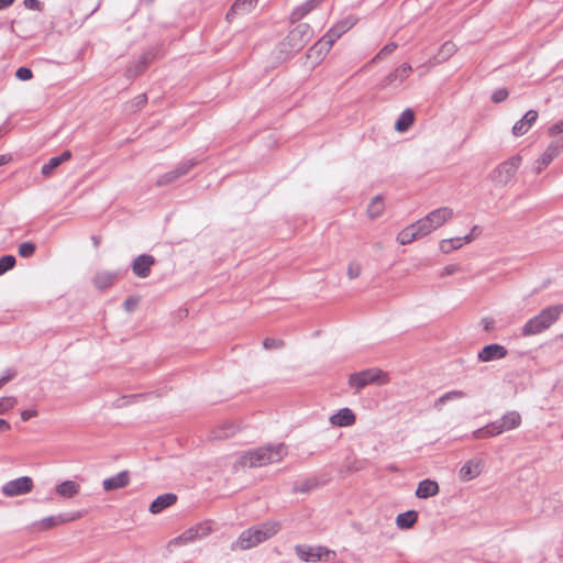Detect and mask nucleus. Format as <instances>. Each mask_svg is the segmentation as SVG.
Wrapping results in <instances>:
<instances>
[{"instance_id": "13d9d810", "label": "nucleus", "mask_w": 563, "mask_h": 563, "mask_svg": "<svg viewBox=\"0 0 563 563\" xmlns=\"http://www.w3.org/2000/svg\"><path fill=\"white\" fill-rule=\"evenodd\" d=\"M37 415V411L36 410H23L21 412V419L23 421H27L30 420L31 418L35 417Z\"/></svg>"}, {"instance_id": "cd10ccee", "label": "nucleus", "mask_w": 563, "mask_h": 563, "mask_svg": "<svg viewBox=\"0 0 563 563\" xmlns=\"http://www.w3.org/2000/svg\"><path fill=\"white\" fill-rule=\"evenodd\" d=\"M153 58L152 52L144 53L135 65L126 69V77L133 78L142 74Z\"/></svg>"}, {"instance_id": "6e6d98bb", "label": "nucleus", "mask_w": 563, "mask_h": 563, "mask_svg": "<svg viewBox=\"0 0 563 563\" xmlns=\"http://www.w3.org/2000/svg\"><path fill=\"white\" fill-rule=\"evenodd\" d=\"M459 269H460V267H459L456 264H450V265L445 266V267L442 269V272H441L440 276H441V277H444V276L452 275V274H454L455 272H457Z\"/></svg>"}, {"instance_id": "dca6fc26", "label": "nucleus", "mask_w": 563, "mask_h": 563, "mask_svg": "<svg viewBox=\"0 0 563 563\" xmlns=\"http://www.w3.org/2000/svg\"><path fill=\"white\" fill-rule=\"evenodd\" d=\"M508 354L507 349L504 345L492 343L485 345L477 354L481 362H492L495 360H501Z\"/></svg>"}, {"instance_id": "bb28decb", "label": "nucleus", "mask_w": 563, "mask_h": 563, "mask_svg": "<svg viewBox=\"0 0 563 563\" xmlns=\"http://www.w3.org/2000/svg\"><path fill=\"white\" fill-rule=\"evenodd\" d=\"M324 0H307L301 5L297 7L290 14L291 22L301 20L305 15L316 9Z\"/></svg>"}, {"instance_id": "338daca9", "label": "nucleus", "mask_w": 563, "mask_h": 563, "mask_svg": "<svg viewBox=\"0 0 563 563\" xmlns=\"http://www.w3.org/2000/svg\"><path fill=\"white\" fill-rule=\"evenodd\" d=\"M246 455H241L240 459L236 461L234 467L238 470L239 467H243L244 466V460H245Z\"/></svg>"}, {"instance_id": "412c9836", "label": "nucleus", "mask_w": 563, "mask_h": 563, "mask_svg": "<svg viewBox=\"0 0 563 563\" xmlns=\"http://www.w3.org/2000/svg\"><path fill=\"white\" fill-rule=\"evenodd\" d=\"M497 422L501 429V432L510 431L520 427L522 419L518 411L510 410L497 419Z\"/></svg>"}, {"instance_id": "aec40b11", "label": "nucleus", "mask_w": 563, "mask_h": 563, "mask_svg": "<svg viewBox=\"0 0 563 563\" xmlns=\"http://www.w3.org/2000/svg\"><path fill=\"white\" fill-rule=\"evenodd\" d=\"M130 483V474L128 471H121L115 476L103 479L102 486L106 492L124 488Z\"/></svg>"}, {"instance_id": "a18cd8bd", "label": "nucleus", "mask_w": 563, "mask_h": 563, "mask_svg": "<svg viewBox=\"0 0 563 563\" xmlns=\"http://www.w3.org/2000/svg\"><path fill=\"white\" fill-rule=\"evenodd\" d=\"M361 275V265L357 262H351L347 267V276L354 279Z\"/></svg>"}, {"instance_id": "6e6552de", "label": "nucleus", "mask_w": 563, "mask_h": 563, "mask_svg": "<svg viewBox=\"0 0 563 563\" xmlns=\"http://www.w3.org/2000/svg\"><path fill=\"white\" fill-rule=\"evenodd\" d=\"M278 530L279 523L271 521L249 528V548L256 547L272 538L278 532Z\"/></svg>"}, {"instance_id": "f3484780", "label": "nucleus", "mask_w": 563, "mask_h": 563, "mask_svg": "<svg viewBox=\"0 0 563 563\" xmlns=\"http://www.w3.org/2000/svg\"><path fill=\"white\" fill-rule=\"evenodd\" d=\"M426 232L422 231V227L419 221L406 227L397 235V241L401 245L410 244L422 236H426Z\"/></svg>"}, {"instance_id": "20e7f679", "label": "nucleus", "mask_w": 563, "mask_h": 563, "mask_svg": "<svg viewBox=\"0 0 563 563\" xmlns=\"http://www.w3.org/2000/svg\"><path fill=\"white\" fill-rule=\"evenodd\" d=\"M522 157L516 154L505 162L498 164L490 173V179L498 186H507L515 178L519 167L521 166Z\"/></svg>"}, {"instance_id": "603ef678", "label": "nucleus", "mask_w": 563, "mask_h": 563, "mask_svg": "<svg viewBox=\"0 0 563 563\" xmlns=\"http://www.w3.org/2000/svg\"><path fill=\"white\" fill-rule=\"evenodd\" d=\"M232 550H235V549H241V550H245L246 549V537H245V532H242L240 534V538L238 539L236 542L232 543Z\"/></svg>"}, {"instance_id": "39448f33", "label": "nucleus", "mask_w": 563, "mask_h": 563, "mask_svg": "<svg viewBox=\"0 0 563 563\" xmlns=\"http://www.w3.org/2000/svg\"><path fill=\"white\" fill-rule=\"evenodd\" d=\"M387 374L382 369L368 368L357 373H353L349 377V385L355 388L356 393L371 384H386Z\"/></svg>"}, {"instance_id": "0e129e2a", "label": "nucleus", "mask_w": 563, "mask_h": 563, "mask_svg": "<svg viewBox=\"0 0 563 563\" xmlns=\"http://www.w3.org/2000/svg\"><path fill=\"white\" fill-rule=\"evenodd\" d=\"M484 329L486 331L490 330L493 328L494 321L490 319H483Z\"/></svg>"}, {"instance_id": "c9c22d12", "label": "nucleus", "mask_w": 563, "mask_h": 563, "mask_svg": "<svg viewBox=\"0 0 563 563\" xmlns=\"http://www.w3.org/2000/svg\"><path fill=\"white\" fill-rule=\"evenodd\" d=\"M481 233L482 229L478 225H474L468 234L464 236H456L454 239H450L449 241H456L459 242L457 246H463V244H470L475 241L476 236H478Z\"/></svg>"}, {"instance_id": "69168bd1", "label": "nucleus", "mask_w": 563, "mask_h": 563, "mask_svg": "<svg viewBox=\"0 0 563 563\" xmlns=\"http://www.w3.org/2000/svg\"><path fill=\"white\" fill-rule=\"evenodd\" d=\"M15 0H0V10L10 7Z\"/></svg>"}, {"instance_id": "a211bd4d", "label": "nucleus", "mask_w": 563, "mask_h": 563, "mask_svg": "<svg viewBox=\"0 0 563 563\" xmlns=\"http://www.w3.org/2000/svg\"><path fill=\"white\" fill-rule=\"evenodd\" d=\"M538 119V112L536 110H529L525 115L517 121L512 126V134L515 136H521L526 134Z\"/></svg>"}, {"instance_id": "0eeeda50", "label": "nucleus", "mask_w": 563, "mask_h": 563, "mask_svg": "<svg viewBox=\"0 0 563 563\" xmlns=\"http://www.w3.org/2000/svg\"><path fill=\"white\" fill-rule=\"evenodd\" d=\"M211 531H212V528H211L210 523H208V522L198 523L195 527H191V528L187 529L186 531H184L177 538L172 539L168 542V548L184 545V544L194 542L198 539L207 537Z\"/></svg>"}, {"instance_id": "4be33fe9", "label": "nucleus", "mask_w": 563, "mask_h": 563, "mask_svg": "<svg viewBox=\"0 0 563 563\" xmlns=\"http://www.w3.org/2000/svg\"><path fill=\"white\" fill-rule=\"evenodd\" d=\"M355 420L354 412L347 407L340 409L330 417V423L336 427H350L355 423Z\"/></svg>"}, {"instance_id": "393cba45", "label": "nucleus", "mask_w": 563, "mask_h": 563, "mask_svg": "<svg viewBox=\"0 0 563 563\" xmlns=\"http://www.w3.org/2000/svg\"><path fill=\"white\" fill-rule=\"evenodd\" d=\"M439 493V484L432 479H423L419 482L416 489V496L420 499L433 497Z\"/></svg>"}, {"instance_id": "a19ab883", "label": "nucleus", "mask_w": 563, "mask_h": 563, "mask_svg": "<svg viewBox=\"0 0 563 563\" xmlns=\"http://www.w3.org/2000/svg\"><path fill=\"white\" fill-rule=\"evenodd\" d=\"M60 165V159L55 157L49 158V161L42 166V174L44 176L52 175L53 170L56 169Z\"/></svg>"}, {"instance_id": "4c0bfd02", "label": "nucleus", "mask_w": 563, "mask_h": 563, "mask_svg": "<svg viewBox=\"0 0 563 563\" xmlns=\"http://www.w3.org/2000/svg\"><path fill=\"white\" fill-rule=\"evenodd\" d=\"M16 263L13 255H3L0 258V275H3L8 271L12 269Z\"/></svg>"}, {"instance_id": "3c124183", "label": "nucleus", "mask_w": 563, "mask_h": 563, "mask_svg": "<svg viewBox=\"0 0 563 563\" xmlns=\"http://www.w3.org/2000/svg\"><path fill=\"white\" fill-rule=\"evenodd\" d=\"M24 5L30 10L42 11L43 4L38 0H24Z\"/></svg>"}, {"instance_id": "9d476101", "label": "nucleus", "mask_w": 563, "mask_h": 563, "mask_svg": "<svg viewBox=\"0 0 563 563\" xmlns=\"http://www.w3.org/2000/svg\"><path fill=\"white\" fill-rule=\"evenodd\" d=\"M33 488V481L29 476H22L5 483L1 490L7 497H14L27 494Z\"/></svg>"}, {"instance_id": "4468645a", "label": "nucleus", "mask_w": 563, "mask_h": 563, "mask_svg": "<svg viewBox=\"0 0 563 563\" xmlns=\"http://www.w3.org/2000/svg\"><path fill=\"white\" fill-rule=\"evenodd\" d=\"M330 551L323 547L297 545L296 554L303 562H317L327 556Z\"/></svg>"}, {"instance_id": "6ab92c4d", "label": "nucleus", "mask_w": 563, "mask_h": 563, "mask_svg": "<svg viewBox=\"0 0 563 563\" xmlns=\"http://www.w3.org/2000/svg\"><path fill=\"white\" fill-rule=\"evenodd\" d=\"M195 165V162H186L183 164H179L175 169L164 174L161 176L157 180L158 186L168 185L176 179H178L180 176L188 173V170Z\"/></svg>"}, {"instance_id": "37998d69", "label": "nucleus", "mask_w": 563, "mask_h": 563, "mask_svg": "<svg viewBox=\"0 0 563 563\" xmlns=\"http://www.w3.org/2000/svg\"><path fill=\"white\" fill-rule=\"evenodd\" d=\"M397 48V44L394 43V42H390L388 44H386L378 53L377 55L373 58V62H376L378 59H382L384 58L385 56L391 54L395 49Z\"/></svg>"}, {"instance_id": "9b49d317", "label": "nucleus", "mask_w": 563, "mask_h": 563, "mask_svg": "<svg viewBox=\"0 0 563 563\" xmlns=\"http://www.w3.org/2000/svg\"><path fill=\"white\" fill-rule=\"evenodd\" d=\"M563 151V139L555 140L549 144L543 154L536 162V172L543 170Z\"/></svg>"}, {"instance_id": "ddd939ff", "label": "nucleus", "mask_w": 563, "mask_h": 563, "mask_svg": "<svg viewBox=\"0 0 563 563\" xmlns=\"http://www.w3.org/2000/svg\"><path fill=\"white\" fill-rule=\"evenodd\" d=\"M80 517V514H60L58 516H49L33 525L37 531L47 530L62 523L70 522Z\"/></svg>"}, {"instance_id": "e2e57ef3", "label": "nucleus", "mask_w": 563, "mask_h": 563, "mask_svg": "<svg viewBox=\"0 0 563 563\" xmlns=\"http://www.w3.org/2000/svg\"><path fill=\"white\" fill-rule=\"evenodd\" d=\"M60 159V164L68 161L71 157V153L69 151H64L59 156H56Z\"/></svg>"}, {"instance_id": "1a4fd4ad", "label": "nucleus", "mask_w": 563, "mask_h": 563, "mask_svg": "<svg viewBox=\"0 0 563 563\" xmlns=\"http://www.w3.org/2000/svg\"><path fill=\"white\" fill-rule=\"evenodd\" d=\"M356 23V18L349 15L345 19L336 22L320 40V43L327 46L329 51L333 44L340 38L345 32H347Z\"/></svg>"}, {"instance_id": "4d7b16f0", "label": "nucleus", "mask_w": 563, "mask_h": 563, "mask_svg": "<svg viewBox=\"0 0 563 563\" xmlns=\"http://www.w3.org/2000/svg\"><path fill=\"white\" fill-rule=\"evenodd\" d=\"M16 376V372L13 368H8L3 376H1L2 382L4 385L12 380Z\"/></svg>"}, {"instance_id": "b1692460", "label": "nucleus", "mask_w": 563, "mask_h": 563, "mask_svg": "<svg viewBox=\"0 0 563 563\" xmlns=\"http://www.w3.org/2000/svg\"><path fill=\"white\" fill-rule=\"evenodd\" d=\"M176 501H177V496L175 494H173V493L163 494L152 501V504L150 506V511L155 515L159 514L167 507L173 506Z\"/></svg>"}, {"instance_id": "79ce46f5", "label": "nucleus", "mask_w": 563, "mask_h": 563, "mask_svg": "<svg viewBox=\"0 0 563 563\" xmlns=\"http://www.w3.org/2000/svg\"><path fill=\"white\" fill-rule=\"evenodd\" d=\"M484 428L487 438L496 437L503 433L497 420L487 423L484 426Z\"/></svg>"}, {"instance_id": "58836bf2", "label": "nucleus", "mask_w": 563, "mask_h": 563, "mask_svg": "<svg viewBox=\"0 0 563 563\" xmlns=\"http://www.w3.org/2000/svg\"><path fill=\"white\" fill-rule=\"evenodd\" d=\"M245 3V0H236L231 7V10L227 13V20L230 22L235 14L243 15Z\"/></svg>"}, {"instance_id": "680f3d73", "label": "nucleus", "mask_w": 563, "mask_h": 563, "mask_svg": "<svg viewBox=\"0 0 563 563\" xmlns=\"http://www.w3.org/2000/svg\"><path fill=\"white\" fill-rule=\"evenodd\" d=\"M10 429H11L10 423L4 419H0V433L9 431Z\"/></svg>"}, {"instance_id": "2eb2a0df", "label": "nucleus", "mask_w": 563, "mask_h": 563, "mask_svg": "<svg viewBox=\"0 0 563 563\" xmlns=\"http://www.w3.org/2000/svg\"><path fill=\"white\" fill-rule=\"evenodd\" d=\"M155 258L148 254H141L135 257L131 264L132 272L140 278H145L151 273V267L155 264Z\"/></svg>"}, {"instance_id": "c03bdc74", "label": "nucleus", "mask_w": 563, "mask_h": 563, "mask_svg": "<svg viewBox=\"0 0 563 563\" xmlns=\"http://www.w3.org/2000/svg\"><path fill=\"white\" fill-rule=\"evenodd\" d=\"M265 350H276L284 345V342L279 339L266 338L262 342Z\"/></svg>"}, {"instance_id": "f257e3e1", "label": "nucleus", "mask_w": 563, "mask_h": 563, "mask_svg": "<svg viewBox=\"0 0 563 563\" xmlns=\"http://www.w3.org/2000/svg\"><path fill=\"white\" fill-rule=\"evenodd\" d=\"M312 35L313 31L308 23L297 24L272 51L271 67H276L301 51L311 41Z\"/></svg>"}, {"instance_id": "09e8293b", "label": "nucleus", "mask_w": 563, "mask_h": 563, "mask_svg": "<svg viewBox=\"0 0 563 563\" xmlns=\"http://www.w3.org/2000/svg\"><path fill=\"white\" fill-rule=\"evenodd\" d=\"M137 303H139V298H136V297H129V298H126L124 300L123 308H124L125 311L132 312L136 308Z\"/></svg>"}, {"instance_id": "2f4dec72", "label": "nucleus", "mask_w": 563, "mask_h": 563, "mask_svg": "<svg viewBox=\"0 0 563 563\" xmlns=\"http://www.w3.org/2000/svg\"><path fill=\"white\" fill-rule=\"evenodd\" d=\"M115 278H117V274L115 273L102 272V273L96 274V276L93 277L92 282H93V285L98 289L104 290V289L109 288L113 284Z\"/></svg>"}, {"instance_id": "473e14b6", "label": "nucleus", "mask_w": 563, "mask_h": 563, "mask_svg": "<svg viewBox=\"0 0 563 563\" xmlns=\"http://www.w3.org/2000/svg\"><path fill=\"white\" fill-rule=\"evenodd\" d=\"M415 121V113L411 109H406L401 112L400 117L397 119L395 123V129L398 132L407 131Z\"/></svg>"}, {"instance_id": "de8ad7c7", "label": "nucleus", "mask_w": 563, "mask_h": 563, "mask_svg": "<svg viewBox=\"0 0 563 563\" xmlns=\"http://www.w3.org/2000/svg\"><path fill=\"white\" fill-rule=\"evenodd\" d=\"M508 90L503 88V89H497L494 91V93L492 95V100L495 102V103H499V102H503L505 101L507 98H508Z\"/></svg>"}, {"instance_id": "7ed1b4c3", "label": "nucleus", "mask_w": 563, "mask_h": 563, "mask_svg": "<svg viewBox=\"0 0 563 563\" xmlns=\"http://www.w3.org/2000/svg\"><path fill=\"white\" fill-rule=\"evenodd\" d=\"M286 454L284 444L263 446L254 451H249V466L261 467L271 463H277Z\"/></svg>"}, {"instance_id": "f8f14e48", "label": "nucleus", "mask_w": 563, "mask_h": 563, "mask_svg": "<svg viewBox=\"0 0 563 563\" xmlns=\"http://www.w3.org/2000/svg\"><path fill=\"white\" fill-rule=\"evenodd\" d=\"M412 71V67L408 63H404L394 71H390L387 76H385L380 82L379 87L382 89L388 88L390 86H396V82L401 84Z\"/></svg>"}, {"instance_id": "774afa93", "label": "nucleus", "mask_w": 563, "mask_h": 563, "mask_svg": "<svg viewBox=\"0 0 563 563\" xmlns=\"http://www.w3.org/2000/svg\"><path fill=\"white\" fill-rule=\"evenodd\" d=\"M90 239L93 245H98L99 243H101V238L99 235H91Z\"/></svg>"}, {"instance_id": "423d86ee", "label": "nucleus", "mask_w": 563, "mask_h": 563, "mask_svg": "<svg viewBox=\"0 0 563 563\" xmlns=\"http://www.w3.org/2000/svg\"><path fill=\"white\" fill-rule=\"evenodd\" d=\"M453 217V210L449 207L438 208L430 213H428L424 218L418 220L422 227V231L428 235L433 230L443 225L448 220Z\"/></svg>"}, {"instance_id": "f704fd0d", "label": "nucleus", "mask_w": 563, "mask_h": 563, "mask_svg": "<svg viewBox=\"0 0 563 563\" xmlns=\"http://www.w3.org/2000/svg\"><path fill=\"white\" fill-rule=\"evenodd\" d=\"M466 397V393L463 390H450L439 397L434 402V408L440 409L445 402L457 400Z\"/></svg>"}, {"instance_id": "72a5a7b5", "label": "nucleus", "mask_w": 563, "mask_h": 563, "mask_svg": "<svg viewBox=\"0 0 563 563\" xmlns=\"http://www.w3.org/2000/svg\"><path fill=\"white\" fill-rule=\"evenodd\" d=\"M455 52L456 45L453 42L448 41L441 45L434 58L438 63H443L448 60Z\"/></svg>"}, {"instance_id": "f03ea898", "label": "nucleus", "mask_w": 563, "mask_h": 563, "mask_svg": "<svg viewBox=\"0 0 563 563\" xmlns=\"http://www.w3.org/2000/svg\"><path fill=\"white\" fill-rule=\"evenodd\" d=\"M563 313V305L543 308L537 316L529 319L521 328L522 336H532L548 330Z\"/></svg>"}, {"instance_id": "c756f323", "label": "nucleus", "mask_w": 563, "mask_h": 563, "mask_svg": "<svg viewBox=\"0 0 563 563\" xmlns=\"http://www.w3.org/2000/svg\"><path fill=\"white\" fill-rule=\"evenodd\" d=\"M418 520V512L416 510H407L401 512L396 518V525L399 529H410Z\"/></svg>"}, {"instance_id": "e433bc0d", "label": "nucleus", "mask_w": 563, "mask_h": 563, "mask_svg": "<svg viewBox=\"0 0 563 563\" xmlns=\"http://www.w3.org/2000/svg\"><path fill=\"white\" fill-rule=\"evenodd\" d=\"M235 432V427L231 423L223 424L213 431V439H228Z\"/></svg>"}, {"instance_id": "a878e982", "label": "nucleus", "mask_w": 563, "mask_h": 563, "mask_svg": "<svg viewBox=\"0 0 563 563\" xmlns=\"http://www.w3.org/2000/svg\"><path fill=\"white\" fill-rule=\"evenodd\" d=\"M321 485L316 476L306 477L297 481L292 486V493L308 494Z\"/></svg>"}, {"instance_id": "c85d7f7f", "label": "nucleus", "mask_w": 563, "mask_h": 563, "mask_svg": "<svg viewBox=\"0 0 563 563\" xmlns=\"http://www.w3.org/2000/svg\"><path fill=\"white\" fill-rule=\"evenodd\" d=\"M385 211V201L383 196H375L367 207V216L369 219L375 220L379 218Z\"/></svg>"}, {"instance_id": "49530a36", "label": "nucleus", "mask_w": 563, "mask_h": 563, "mask_svg": "<svg viewBox=\"0 0 563 563\" xmlns=\"http://www.w3.org/2000/svg\"><path fill=\"white\" fill-rule=\"evenodd\" d=\"M142 397H144L143 394H134V395H130V396H124V397L115 400L113 402V406L115 408H121V407H123L126 404L125 400L135 401L136 399L142 398Z\"/></svg>"}, {"instance_id": "ea45409f", "label": "nucleus", "mask_w": 563, "mask_h": 563, "mask_svg": "<svg viewBox=\"0 0 563 563\" xmlns=\"http://www.w3.org/2000/svg\"><path fill=\"white\" fill-rule=\"evenodd\" d=\"M16 398L13 396L1 397L0 398V415L7 413L10 409H12L16 404Z\"/></svg>"}, {"instance_id": "5fc2aeb1", "label": "nucleus", "mask_w": 563, "mask_h": 563, "mask_svg": "<svg viewBox=\"0 0 563 563\" xmlns=\"http://www.w3.org/2000/svg\"><path fill=\"white\" fill-rule=\"evenodd\" d=\"M147 101V98H146V95H139L137 97H135L132 101V107L136 108V109H140L142 108Z\"/></svg>"}, {"instance_id": "5701e85b", "label": "nucleus", "mask_w": 563, "mask_h": 563, "mask_svg": "<svg viewBox=\"0 0 563 563\" xmlns=\"http://www.w3.org/2000/svg\"><path fill=\"white\" fill-rule=\"evenodd\" d=\"M482 472V461L470 460L460 470V477L464 482H468L477 477Z\"/></svg>"}, {"instance_id": "052dcab7", "label": "nucleus", "mask_w": 563, "mask_h": 563, "mask_svg": "<svg viewBox=\"0 0 563 563\" xmlns=\"http://www.w3.org/2000/svg\"><path fill=\"white\" fill-rule=\"evenodd\" d=\"M35 249H19V253L22 257H30L34 254Z\"/></svg>"}, {"instance_id": "7c9ffc66", "label": "nucleus", "mask_w": 563, "mask_h": 563, "mask_svg": "<svg viewBox=\"0 0 563 563\" xmlns=\"http://www.w3.org/2000/svg\"><path fill=\"white\" fill-rule=\"evenodd\" d=\"M80 486L74 481H65L56 486V493L65 498H71L79 493Z\"/></svg>"}, {"instance_id": "864d4df0", "label": "nucleus", "mask_w": 563, "mask_h": 563, "mask_svg": "<svg viewBox=\"0 0 563 563\" xmlns=\"http://www.w3.org/2000/svg\"><path fill=\"white\" fill-rule=\"evenodd\" d=\"M563 132V120L558 121L549 128V134L554 136Z\"/></svg>"}, {"instance_id": "bf43d9fd", "label": "nucleus", "mask_w": 563, "mask_h": 563, "mask_svg": "<svg viewBox=\"0 0 563 563\" xmlns=\"http://www.w3.org/2000/svg\"><path fill=\"white\" fill-rule=\"evenodd\" d=\"M472 437L474 439H485V438H487L486 437V432H485V428L482 427V428L476 429L475 431H473Z\"/></svg>"}, {"instance_id": "8fccbe9b", "label": "nucleus", "mask_w": 563, "mask_h": 563, "mask_svg": "<svg viewBox=\"0 0 563 563\" xmlns=\"http://www.w3.org/2000/svg\"><path fill=\"white\" fill-rule=\"evenodd\" d=\"M15 76L20 79V80H29L32 78L33 74H32V70L27 67H20L16 73H15Z\"/></svg>"}]
</instances>
